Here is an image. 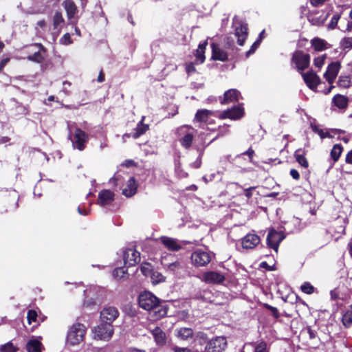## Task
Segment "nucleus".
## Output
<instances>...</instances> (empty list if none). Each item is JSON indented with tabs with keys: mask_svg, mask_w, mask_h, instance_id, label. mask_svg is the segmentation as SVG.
<instances>
[{
	"mask_svg": "<svg viewBox=\"0 0 352 352\" xmlns=\"http://www.w3.org/2000/svg\"><path fill=\"white\" fill-rule=\"evenodd\" d=\"M138 303L140 307L153 311L155 319H160L167 314L166 306L160 305V300L149 292H144L140 294Z\"/></svg>",
	"mask_w": 352,
	"mask_h": 352,
	"instance_id": "1",
	"label": "nucleus"
},
{
	"mask_svg": "<svg viewBox=\"0 0 352 352\" xmlns=\"http://www.w3.org/2000/svg\"><path fill=\"white\" fill-rule=\"evenodd\" d=\"M86 328L82 324H74L67 333V342L70 345L78 344L83 340Z\"/></svg>",
	"mask_w": 352,
	"mask_h": 352,
	"instance_id": "2",
	"label": "nucleus"
},
{
	"mask_svg": "<svg viewBox=\"0 0 352 352\" xmlns=\"http://www.w3.org/2000/svg\"><path fill=\"white\" fill-rule=\"evenodd\" d=\"M311 56L308 53H305L302 50H296L291 58L292 63L296 65V70L300 73L309 68L310 65Z\"/></svg>",
	"mask_w": 352,
	"mask_h": 352,
	"instance_id": "3",
	"label": "nucleus"
},
{
	"mask_svg": "<svg viewBox=\"0 0 352 352\" xmlns=\"http://www.w3.org/2000/svg\"><path fill=\"white\" fill-rule=\"evenodd\" d=\"M93 331L95 339L109 341L111 338L114 330L112 324L102 322L100 324L94 328Z\"/></svg>",
	"mask_w": 352,
	"mask_h": 352,
	"instance_id": "4",
	"label": "nucleus"
},
{
	"mask_svg": "<svg viewBox=\"0 0 352 352\" xmlns=\"http://www.w3.org/2000/svg\"><path fill=\"white\" fill-rule=\"evenodd\" d=\"M68 139L72 140L74 148L83 151L89 140L88 135L80 128H76L74 132V140L72 139V133H69Z\"/></svg>",
	"mask_w": 352,
	"mask_h": 352,
	"instance_id": "5",
	"label": "nucleus"
},
{
	"mask_svg": "<svg viewBox=\"0 0 352 352\" xmlns=\"http://www.w3.org/2000/svg\"><path fill=\"white\" fill-rule=\"evenodd\" d=\"M123 261L126 267L135 266L140 262V253L133 246L126 248L122 252Z\"/></svg>",
	"mask_w": 352,
	"mask_h": 352,
	"instance_id": "6",
	"label": "nucleus"
},
{
	"mask_svg": "<svg viewBox=\"0 0 352 352\" xmlns=\"http://www.w3.org/2000/svg\"><path fill=\"white\" fill-rule=\"evenodd\" d=\"M300 74L305 83L311 90H316L318 85L321 83L320 76L312 69Z\"/></svg>",
	"mask_w": 352,
	"mask_h": 352,
	"instance_id": "7",
	"label": "nucleus"
},
{
	"mask_svg": "<svg viewBox=\"0 0 352 352\" xmlns=\"http://www.w3.org/2000/svg\"><path fill=\"white\" fill-rule=\"evenodd\" d=\"M227 346V341L224 337H217L208 342L206 352H223Z\"/></svg>",
	"mask_w": 352,
	"mask_h": 352,
	"instance_id": "8",
	"label": "nucleus"
},
{
	"mask_svg": "<svg viewBox=\"0 0 352 352\" xmlns=\"http://www.w3.org/2000/svg\"><path fill=\"white\" fill-rule=\"evenodd\" d=\"M212 54L210 60H219L221 62L229 61L228 52L220 47L219 43L212 42L210 43Z\"/></svg>",
	"mask_w": 352,
	"mask_h": 352,
	"instance_id": "9",
	"label": "nucleus"
},
{
	"mask_svg": "<svg viewBox=\"0 0 352 352\" xmlns=\"http://www.w3.org/2000/svg\"><path fill=\"white\" fill-rule=\"evenodd\" d=\"M340 68L341 63L340 61L331 62L328 65L327 70L324 74V78L329 84H333L335 81Z\"/></svg>",
	"mask_w": 352,
	"mask_h": 352,
	"instance_id": "10",
	"label": "nucleus"
},
{
	"mask_svg": "<svg viewBox=\"0 0 352 352\" xmlns=\"http://www.w3.org/2000/svg\"><path fill=\"white\" fill-rule=\"evenodd\" d=\"M285 236L280 232H277L275 230H270L267 236V246L270 248H272L275 250L276 252H278V246L280 243L283 240Z\"/></svg>",
	"mask_w": 352,
	"mask_h": 352,
	"instance_id": "11",
	"label": "nucleus"
},
{
	"mask_svg": "<svg viewBox=\"0 0 352 352\" xmlns=\"http://www.w3.org/2000/svg\"><path fill=\"white\" fill-rule=\"evenodd\" d=\"M305 116L309 120L310 129L314 133L318 134L321 140L333 138V135L329 131L328 129H326V132H324L323 129H320L319 124H317V120L316 118H312L311 116L307 115V113H305Z\"/></svg>",
	"mask_w": 352,
	"mask_h": 352,
	"instance_id": "12",
	"label": "nucleus"
},
{
	"mask_svg": "<svg viewBox=\"0 0 352 352\" xmlns=\"http://www.w3.org/2000/svg\"><path fill=\"white\" fill-rule=\"evenodd\" d=\"M191 260L196 266H205L210 262L211 256L206 252L197 250L192 254Z\"/></svg>",
	"mask_w": 352,
	"mask_h": 352,
	"instance_id": "13",
	"label": "nucleus"
},
{
	"mask_svg": "<svg viewBox=\"0 0 352 352\" xmlns=\"http://www.w3.org/2000/svg\"><path fill=\"white\" fill-rule=\"evenodd\" d=\"M119 312L114 307L104 308L100 312L101 322L112 324V322L118 318Z\"/></svg>",
	"mask_w": 352,
	"mask_h": 352,
	"instance_id": "14",
	"label": "nucleus"
},
{
	"mask_svg": "<svg viewBox=\"0 0 352 352\" xmlns=\"http://www.w3.org/2000/svg\"><path fill=\"white\" fill-rule=\"evenodd\" d=\"M31 47H38V50L32 54L28 55L27 59L36 63H41L45 59V54L47 52L46 48L38 43L31 45Z\"/></svg>",
	"mask_w": 352,
	"mask_h": 352,
	"instance_id": "15",
	"label": "nucleus"
},
{
	"mask_svg": "<svg viewBox=\"0 0 352 352\" xmlns=\"http://www.w3.org/2000/svg\"><path fill=\"white\" fill-rule=\"evenodd\" d=\"M138 189V184L134 177H130L122 186V193L126 197H133Z\"/></svg>",
	"mask_w": 352,
	"mask_h": 352,
	"instance_id": "16",
	"label": "nucleus"
},
{
	"mask_svg": "<svg viewBox=\"0 0 352 352\" xmlns=\"http://www.w3.org/2000/svg\"><path fill=\"white\" fill-rule=\"evenodd\" d=\"M202 280L206 283L218 284L225 280L223 274L217 272H207L203 274Z\"/></svg>",
	"mask_w": 352,
	"mask_h": 352,
	"instance_id": "17",
	"label": "nucleus"
},
{
	"mask_svg": "<svg viewBox=\"0 0 352 352\" xmlns=\"http://www.w3.org/2000/svg\"><path fill=\"white\" fill-rule=\"evenodd\" d=\"M349 102V98L347 96L338 94L333 97L331 104L340 111H344L348 107Z\"/></svg>",
	"mask_w": 352,
	"mask_h": 352,
	"instance_id": "18",
	"label": "nucleus"
},
{
	"mask_svg": "<svg viewBox=\"0 0 352 352\" xmlns=\"http://www.w3.org/2000/svg\"><path fill=\"white\" fill-rule=\"evenodd\" d=\"M261 241L260 237L255 234H248L242 239V246L245 249H253Z\"/></svg>",
	"mask_w": 352,
	"mask_h": 352,
	"instance_id": "19",
	"label": "nucleus"
},
{
	"mask_svg": "<svg viewBox=\"0 0 352 352\" xmlns=\"http://www.w3.org/2000/svg\"><path fill=\"white\" fill-rule=\"evenodd\" d=\"M241 98V92L236 89H230L225 91L223 100L221 101V104H226L230 102H239Z\"/></svg>",
	"mask_w": 352,
	"mask_h": 352,
	"instance_id": "20",
	"label": "nucleus"
},
{
	"mask_svg": "<svg viewBox=\"0 0 352 352\" xmlns=\"http://www.w3.org/2000/svg\"><path fill=\"white\" fill-rule=\"evenodd\" d=\"M63 6H64V8L67 12V16L69 20H72L76 13L77 12V6L74 3V2L72 0H65L63 3ZM72 25H76V21H71L69 23Z\"/></svg>",
	"mask_w": 352,
	"mask_h": 352,
	"instance_id": "21",
	"label": "nucleus"
},
{
	"mask_svg": "<svg viewBox=\"0 0 352 352\" xmlns=\"http://www.w3.org/2000/svg\"><path fill=\"white\" fill-rule=\"evenodd\" d=\"M216 113L206 109H198L195 113L194 121L206 123L210 116H217Z\"/></svg>",
	"mask_w": 352,
	"mask_h": 352,
	"instance_id": "22",
	"label": "nucleus"
},
{
	"mask_svg": "<svg viewBox=\"0 0 352 352\" xmlns=\"http://www.w3.org/2000/svg\"><path fill=\"white\" fill-rule=\"evenodd\" d=\"M160 241L165 248L170 251H178L182 248L181 245L175 239L168 236H162L160 238Z\"/></svg>",
	"mask_w": 352,
	"mask_h": 352,
	"instance_id": "23",
	"label": "nucleus"
},
{
	"mask_svg": "<svg viewBox=\"0 0 352 352\" xmlns=\"http://www.w3.org/2000/svg\"><path fill=\"white\" fill-rule=\"evenodd\" d=\"M155 342L158 346H164L166 343V336L164 331L159 327H156L151 331Z\"/></svg>",
	"mask_w": 352,
	"mask_h": 352,
	"instance_id": "24",
	"label": "nucleus"
},
{
	"mask_svg": "<svg viewBox=\"0 0 352 352\" xmlns=\"http://www.w3.org/2000/svg\"><path fill=\"white\" fill-rule=\"evenodd\" d=\"M311 47L316 52H322L329 47L331 45L328 43L324 39L319 37H314L311 40Z\"/></svg>",
	"mask_w": 352,
	"mask_h": 352,
	"instance_id": "25",
	"label": "nucleus"
},
{
	"mask_svg": "<svg viewBox=\"0 0 352 352\" xmlns=\"http://www.w3.org/2000/svg\"><path fill=\"white\" fill-rule=\"evenodd\" d=\"M144 118L145 117L142 116L141 120L138 122L136 127L133 129L132 135L133 139H138L149 129V125L144 123Z\"/></svg>",
	"mask_w": 352,
	"mask_h": 352,
	"instance_id": "26",
	"label": "nucleus"
},
{
	"mask_svg": "<svg viewBox=\"0 0 352 352\" xmlns=\"http://www.w3.org/2000/svg\"><path fill=\"white\" fill-rule=\"evenodd\" d=\"M113 192L109 190H102L99 193L98 196L99 200L102 206L110 204L113 201Z\"/></svg>",
	"mask_w": 352,
	"mask_h": 352,
	"instance_id": "27",
	"label": "nucleus"
},
{
	"mask_svg": "<svg viewBox=\"0 0 352 352\" xmlns=\"http://www.w3.org/2000/svg\"><path fill=\"white\" fill-rule=\"evenodd\" d=\"M243 104H238L231 107V120H239L243 117L245 114Z\"/></svg>",
	"mask_w": 352,
	"mask_h": 352,
	"instance_id": "28",
	"label": "nucleus"
},
{
	"mask_svg": "<svg viewBox=\"0 0 352 352\" xmlns=\"http://www.w3.org/2000/svg\"><path fill=\"white\" fill-rule=\"evenodd\" d=\"M64 24L65 20L62 13L59 11H56L53 16V30H56L57 34L60 32V28H59V27Z\"/></svg>",
	"mask_w": 352,
	"mask_h": 352,
	"instance_id": "29",
	"label": "nucleus"
},
{
	"mask_svg": "<svg viewBox=\"0 0 352 352\" xmlns=\"http://www.w3.org/2000/svg\"><path fill=\"white\" fill-rule=\"evenodd\" d=\"M228 54H229V60L233 61L234 63L238 62L240 59V51L241 49L238 48L237 47L234 46V47H231L228 49ZM235 67V65L233 64L232 66V69H234Z\"/></svg>",
	"mask_w": 352,
	"mask_h": 352,
	"instance_id": "30",
	"label": "nucleus"
},
{
	"mask_svg": "<svg viewBox=\"0 0 352 352\" xmlns=\"http://www.w3.org/2000/svg\"><path fill=\"white\" fill-rule=\"evenodd\" d=\"M342 151L343 146L341 144H336L333 145L330 152V156L334 162L339 160Z\"/></svg>",
	"mask_w": 352,
	"mask_h": 352,
	"instance_id": "31",
	"label": "nucleus"
},
{
	"mask_svg": "<svg viewBox=\"0 0 352 352\" xmlns=\"http://www.w3.org/2000/svg\"><path fill=\"white\" fill-rule=\"evenodd\" d=\"M113 276L119 280H125L129 277L127 270L124 267H117L113 271Z\"/></svg>",
	"mask_w": 352,
	"mask_h": 352,
	"instance_id": "32",
	"label": "nucleus"
},
{
	"mask_svg": "<svg viewBox=\"0 0 352 352\" xmlns=\"http://www.w3.org/2000/svg\"><path fill=\"white\" fill-rule=\"evenodd\" d=\"M41 343L37 340H30L26 344L28 352H41Z\"/></svg>",
	"mask_w": 352,
	"mask_h": 352,
	"instance_id": "33",
	"label": "nucleus"
},
{
	"mask_svg": "<svg viewBox=\"0 0 352 352\" xmlns=\"http://www.w3.org/2000/svg\"><path fill=\"white\" fill-rule=\"evenodd\" d=\"M234 35L235 36H248V23L243 21L239 22V25L236 27L234 30Z\"/></svg>",
	"mask_w": 352,
	"mask_h": 352,
	"instance_id": "34",
	"label": "nucleus"
},
{
	"mask_svg": "<svg viewBox=\"0 0 352 352\" xmlns=\"http://www.w3.org/2000/svg\"><path fill=\"white\" fill-rule=\"evenodd\" d=\"M193 141V134L191 133H186L182 138H180L179 142L181 145L188 149L191 147Z\"/></svg>",
	"mask_w": 352,
	"mask_h": 352,
	"instance_id": "35",
	"label": "nucleus"
},
{
	"mask_svg": "<svg viewBox=\"0 0 352 352\" xmlns=\"http://www.w3.org/2000/svg\"><path fill=\"white\" fill-rule=\"evenodd\" d=\"M302 151L301 148L296 150L294 153V157L296 158V162L300 164L304 168H307L309 163L306 157H305V153H300Z\"/></svg>",
	"mask_w": 352,
	"mask_h": 352,
	"instance_id": "36",
	"label": "nucleus"
},
{
	"mask_svg": "<svg viewBox=\"0 0 352 352\" xmlns=\"http://www.w3.org/2000/svg\"><path fill=\"white\" fill-rule=\"evenodd\" d=\"M193 336V330L190 328L183 327L178 330V337L184 340L192 338Z\"/></svg>",
	"mask_w": 352,
	"mask_h": 352,
	"instance_id": "37",
	"label": "nucleus"
},
{
	"mask_svg": "<svg viewBox=\"0 0 352 352\" xmlns=\"http://www.w3.org/2000/svg\"><path fill=\"white\" fill-rule=\"evenodd\" d=\"M337 85L340 87L349 88L351 85L350 76L340 75L337 81Z\"/></svg>",
	"mask_w": 352,
	"mask_h": 352,
	"instance_id": "38",
	"label": "nucleus"
},
{
	"mask_svg": "<svg viewBox=\"0 0 352 352\" xmlns=\"http://www.w3.org/2000/svg\"><path fill=\"white\" fill-rule=\"evenodd\" d=\"M340 48L343 50L352 49V37H344L340 41Z\"/></svg>",
	"mask_w": 352,
	"mask_h": 352,
	"instance_id": "39",
	"label": "nucleus"
},
{
	"mask_svg": "<svg viewBox=\"0 0 352 352\" xmlns=\"http://www.w3.org/2000/svg\"><path fill=\"white\" fill-rule=\"evenodd\" d=\"M329 16V13H327L324 16H320L319 17H313L311 19H308V20L314 25L322 26L324 25Z\"/></svg>",
	"mask_w": 352,
	"mask_h": 352,
	"instance_id": "40",
	"label": "nucleus"
},
{
	"mask_svg": "<svg viewBox=\"0 0 352 352\" xmlns=\"http://www.w3.org/2000/svg\"><path fill=\"white\" fill-rule=\"evenodd\" d=\"M197 151L199 152V156L197 160L191 164V166L195 168H198L201 166V157L204 154V150L200 148L199 146L195 145Z\"/></svg>",
	"mask_w": 352,
	"mask_h": 352,
	"instance_id": "41",
	"label": "nucleus"
},
{
	"mask_svg": "<svg viewBox=\"0 0 352 352\" xmlns=\"http://www.w3.org/2000/svg\"><path fill=\"white\" fill-rule=\"evenodd\" d=\"M19 349L14 346V344L9 342L0 346V352H16Z\"/></svg>",
	"mask_w": 352,
	"mask_h": 352,
	"instance_id": "42",
	"label": "nucleus"
},
{
	"mask_svg": "<svg viewBox=\"0 0 352 352\" xmlns=\"http://www.w3.org/2000/svg\"><path fill=\"white\" fill-rule=\"evenodd\" d=\"M342 322L345 327H349L352 325V312L346 311L342 318Z\"/></svg>",
	"mask_w": 352,
	"mask_h": 352,
	"instance_id": "43",
	"label": "nucleus"
},
{
	"mask_svg": "<svg viewBox=\"0 0 352 352\" xmlns=\"http://www.w3.org/2000/svg\"><path fill=\"white\" fill-rule=\"evenodd\" d=\"M341 12L337 13L332 16L329 23L327 25L328 29L334 30L337 28L338 21L341 17Z\"/></svg>",
	"mask_w": 352,
	"mask_h": 352,
	"instance_id": "44",
	"label": "nucleus"
},
{
	"mask_svg": "<svg viewBox=\"0 0 352 352\" xmlns=\"http://www.w3.org/2000/svg\"><path fill=\"white\" fill-rule=\"evenodd\" d=\"M326 58H327L326 54H324L320 56L316 57L314 59V66L318 68H321L324 64Z\"/></svg>",
	"mask_w": 352,
	"mask_h": 352,
	"instance_id": "45",
	"label": "nucleus"
},
{
	"mask_svg": "<svg viewBox=\"0 0 352 352\" xmlns=\"http://www.w3.org/2000/svg\"><path fill=\"white\" fill-rule=\"evenodd\" d=\"M265 30H263L258 34V37L256 38V41L252 43L251 47H252L254 49H255L256 50L258 48V47L260 46L262 41L265 38Z\"/></svg>",
	"mask_w": 352,
	"mask_h": 352,
	"instance_id": "46",
	"label": "nucleus"
},
{
	"mask_svg": "<svg viewBox=\"0 0 352 352\" xmlns=\"http://www.w3.org/2000/svg\"><path fill=\"white\" fill-rule=\"evenodd\" d=\"M300 289L302 292L307 294H311L314 292V287L313 285H311L309 283L305 282L304 283L301 287Z\"/></svg>",
	"mask_w": 352,
	"mask_h": 352,
	"instance_id": "47",
	"label": "nucleus"
},
{
	"mask_svg": "<svg viewBox=\"0 0 352 352\" xmlns=\"http://www.w3.org/2000/svg\"><path fill=\"white\" fill-rule=\"evenodd\" d=\"M224 47L228 50L231 47H234V38L232 36H226L223 38Z\"/></svg>",
	"mask_w": 352,
	"mask_h": 352,
	"instance_id": "48",
	"label": "nucleus"
},
{
	"mask_svg": "<svg viewBox=\"0 0 352 352\" xmlns=\"http://www.w3.org/2000/svg\"><path fill=\"white\" fill-rule=\"evenodd\" d=\"M194 54L197 62H199L201 64L204 63L206 60L204 51H201L200 50L197 49Z\"/></svg>",
	"mask_w": 352,
	"mask_h": 352,
	"instance_id": "49",
	"label": "nucleus"
},
{
	"mask_svg": "<svg viewBox=\"0 0 352 352\" xmlns=\"http://www.w3.org/2000/svg\"><path fill=\"white\" fill-rule=\"evenodd\" d=\"M140 270L142 273L145 276H148L151 274L152 266L150 263H145L140 266Z\"/></svg>",
	"mask_w": 352,
	"mask_h": 352,
	"instance_id": "50",
	"label": "nucleus"
},
{
	"mask_svg": "<svg viewBox=\"0 0 352 352\" xmlns=\"http://www.w3.org/2000/svg\"><path fill=\"white\" fill-rule=\"evenodd\" d=\"M59 43L62 45H68L73 43L69 33H65L60 39Z\"/></svg>",
	"mask_w": 352,
	"mask_h": 352,
	"instance_id": "51",
	"label": "nucleus"
},
{
	"mask_svg": "<svg viewBox=\"0 0 352 352\" xmlns=\"http://www.w3.org/2000/svg\"><path fill=\"white\" fill-rule=\"evenodd\" d=\"M16 103V109H19L20 113L28 115L29 113L28 107L23 105L21 102H18L16 99H13Z\"/></svg>",
	"mask_w": 352,
	"mask_h": 352,
	"instance_id": "52",
	"label": "nucleus"
},
{
	"mask_svg": "<svg viewBox=\"0 0 352 352\" xmlns=\"http://www.w3.org/2000/svg\"><path fill=\"white\" fill-rule=\"evenodd\" d=\"M134 166H137V163L133 160H126L120 164L119 167L131 168Z\"/></svg>",
	"mask_w": 352,
	"mask_h": 352,
	"instance_id": "53",
	"label": "nucleus"
},
{
	"mask_svg": "<svg viewBox=\"0 0 352 352\" xmlns=\"http://www.w3.org/2000/svg\"><path fill=\"white\" fill-rule=\"evenodd\" d=\"M27 318L29 324H31L32 322L36 321L37 318V313L34 310H29L28 312Z\"/></svg>",
	"mask_w": 352,
	"mask_h": 352,
	"instance_id": "54",
	"label": "nucleus"
},
{
	"mask_svg": "<svg viewBox=\"0 0 352 352\" xmlns=\"http://www.w3.org/2000/svg\"><path fill=\"white\" fill-rule=\"evenodd\" d=\"M231 108H228L226 110L223 111L217 117L219 119H231Z\"/></svg>",
	"mask_w": 352,
	"mask_h": 352,
	"instance_id": "55",
	"label": "nucleus"
},
{
	"mask_svg": "<svg viewBox=\"0 0 352 352\" xmlns=\"http://www.w3.org/2000/svg\"><path fill=\"white\" fill-rule=\"evenodd\" d=\"M151 278L156 283L164 281V277L159 272H153L151 275Z\"/></svg>",
	"mask_w": 352,
	"mask_h": 352,
	"instance_id": "56",
	"label": "nucleus"
},
{
	"mask_svg": "<svg viewBox=\"0 0 352 352\" xmlns=\"http://www.w3.org/2000/svg\"><path fill=\"white\" fill-rule=\"evenodd\" d=\"M254 352H267V344L265 342H261L258 344L256 347Z\"/></svg>",
	"mask_w": 352,
	"mask_h": 352,
	"instance_id": "57",
	"label": "nucleus"
},
{
	"mask_svg": "<svg viewBox=\"0 0 352 352\" xmlns=\"http://www.w3.org/2000/svg\"><path fill=\"white\" fill-rule=\"evenodd\" d=\"M229 125L225 124L223 126H219L218 127V136L223 137L225 134L229 132L228 128Z\"/></svg>",
	"mask_w": 352,
	"mask_h": 352,
	"instance_id": "58",
	"label": "nucleus"
},
{
	"mask_svg": "<svg viewBox=\"0 0 352 352\" xmlns=\"http://www.w3.org/2000/svg\"><path fill=\"white\" fill-rule=\"evenodd\" d=\"M265 307L271 311L272 314L276 318H278L279 317V312L278 310L270 305L265 304Z\"/></svg>",
	"mask_w": 352,
	"mask_h": 352,
	"instance_id": "59",
	"label": "nucleus"
},
{
	"mask_svg": "<svg viewBox=\"0 0 352 352\" xmlns=\"http://www.w3.org/2000/svg\"><path fill=\"white\" fill-rule=\"evenodd\" d=\"M186 72L188 75H190L192 73L196 72V69H195V67L193 63L191 62V63H189L186 64Z\"/></svg>",
	"mask_w": 352,
	"mask_h": 352,
	"instance_id": "60",
	"label": "nucleus"
},
{
	"mask_svg": "<svg viewBox=\"0 0 352 352\" xmlns=\"http://www.w3.org/2000/svg\"><path fill=\"white\" fill-rule=\"evenodd\" d=\"M209 39H211V38L210 36H208L206 40L200 42L199 44L198 45L197 49L200 50L201 51L206 52V47H207V45L208 44V41Z\"/></svg>",
	"mask_w": 352,
	"mask_h": 352,
	"instance_id": "61",
	"label": "nucleus"
},
{
	"mask_svg": "<svg viewBox=\"0 0 352 352\" xmlns=\"http://www.w3.org/2000/svg\"><path fill=\"white\" fill-rule=\"evenodd\" d=\"M305 331L309 335L310 339H314L316 337V332L313 330L310 327H307Z\"/></svg>",
	"mask_w": 352,
	"mask_h": 352,
	"instance_id": "62",
	"label": "nucleus"
},
{
	"mask_svg": "<svg viewBox=\"0 0 352 352\" xmlns=\"http://www.w3.org/2000/svg\"><path fill=\"white\" fill-rule=\"evenodd\" d=\"M345 162L346 164H352V149L346 155Z\"/></svg>",
	"mask_w": 352,
	"mask_h": 352,
	"instance_id": "63",
	"label": "nucleus"
},
{
	"mask_svg": "<svg viewBox=\"0 0 352 352\" xmlns=\"http://www.w3.org/2000/svg\"><path fill=\"white\" fill-rule=\"evenodd\" d=\"M173 351L174 352H190V350L188 348H181L178 346L173 347Z\"/></svg>",
	"mask_w": 352,
	"mask_h": 352,
	"instance_id": "64",
	"label": "nucleus"
}]
</instances>
